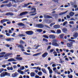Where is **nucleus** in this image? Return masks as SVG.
Instances as JSON below:
<instances>
[{"instance_id": "nucleus-1", "label": "nucleus", "mask_w": 78, "mask_h": 78, "mask_svg": "<svg viewBox=\"0 0 78 78\" xmlns=\"http://www.w3.org/2000/svg\"><path fill=\"white\" fill-rule=\"evenodd\" d=\"M57 42H58V40L57 39H54L52 43V45L53 46H55V47L59 46V44L57 43Z\"/></svg>"}, {"instance_id": "nucleus-2", "label": "nucleus", "mask_w": 78, "mask_h": 78, "mask_svg": "<svg viewBox=\"0 0 78 78\" xmlns=\"http://www.w3.org/2000/svg\"><path fill=\"white\" fill-rule=\"evenodd\" d=\"M10 74L7 72H3L0 75L1 77H4L5 76H9Z\"/></svg>"}, {"instance_id": "nucleus-3", "label": "nucleus", "mask_w": 78, "mask_h": 78, "mask_svg": "<svg viewBox=\"0 0 78 78\" xmlns=\"http://www.w3.org/2000/svg\"><path fill=\"white\" fill-rule=\"evenodd\" d=\"M25 33L27 34V35H32L34 33L33 31L32 30H29L25 32Z\"/></svg>"}, {"instance_id": "nucleus-4", "label": "nucleus", "mask_w": 78, "mask_h": 78, "mask_svg": "<svg viewBox=\"0 0 78 78\" xmlns=\"http://www.w3.org/2000/svg\"><path fill=\"white\" fill-rule=\"evenodd\" d=\"M36 27L39 28H44V26L42 24H36Z\"/></svg>"}, {"instance_id": "nucleus-5", "label": "nucleus", "mask_w": 78, "mask_h": 78, "mask_svg": "<svg viewBox=\"0 0 78 78\" xmlns=\"http://www.w3.org/2000/svg\"><path fill=\"white\" fill-rule=\"evenodd\" d=\"M18 47H20V48H21L22 51H25V50L23 49H24V47H23V45L19 44L18 45Z\"/></svg>"}, {"instance_id": "nucleus-6", "label": "nucleus", "mask_w": 78, "mask_h": 78, "mask_svg": "<svg viewBox=\"0 0 78 78\" xmlns=\"http://www.w3.org/2000/svg\"><path fill=\"white\" fill-rule=\"evenodd\" d=\"M9 20L7 19H5L2 20L0 21V22L2 24H3V23H5V22H8Z\"/></svg>"}, {"instance_id": "nucleus-7", "label": "nucleus", "mask_w": 78, "mask_h": 78, "mask_svg": "<svg viewBox=\"0 0 78 78\" xmlns=\"http://www.w3.org/2000/svg\"><path fill=\"white\" fill-rule=\"evenodd\" d=\"M30 4L32 5V4H33V3L32 2H30L24 4V5L23 6V8H26L27 6H28V5H30Z\"/></svg>"}, {"instance_id": "nucleus-8", "label": "nucleus", "mask_w": 78, "mask_h": 78, "mask_svg": "<svg viewBox=\"0 0 78 78\" xmlns=\"http://www.w3.org/2000/svg\"><path fill=\"white\" fill-rule=\"evenodd\" d=\"M28 14V12H23L22 13H21L20 14V16H22L26 15V14Z\"/></svg>"}, {"instance_id": "nucleus-9", "label": "nucleus", "mask_w": 78, "mask_h": 78, "mask_svg": "<svg viewBox=\"0 0 78 78\" xmlns=\"http://www.w3.org/2000/svg\"><path fill=\"white\" fill-rule=\"evenodd\" d=\"M73 37H74L75 39H76L78 37V33L77 32H76L73 35Z\"/></svg>"}, {"instance_id": "nucleus-10", "label": "nucleus", "mask_w": 78, "mask_h": 78, "mask_svg": "<svg viewBox=\"0 0 78 78\" xmlns=\"http://www.w3.org/2000/svg\"><path fill=\"white\" fill-rule=\"evenodd\" d=\"M44 17L45 19H51L52 18V17L49 16V15H44Z\"/></svg>"}, {"instance_id": "nucleus-11", "label": "nucleus", "mask_w": 78, "mask_h": 78, "mask_svg": "<svg viewBox=\"0 0 78 78\" xmlns=\"http://www.w3.org/2000/svg\"><path fill=\"white\" fill-rule=\"evenodd\" d=\"M47 55H48V53L45 52L42 55V57L44 58H45V57H46V56H47Z\"/></svg>"}, {"instance_id": "nucleus-12", "label": "nucleus", "mask_w": 78, "mask_h": 78, "mask_svg": "<svg viewBox=\"0 0 78 78\" xmlns=\"http://www.w3.org/2000/svg\"><path fill=\"white\" fill-rule=\"evenodd\" d=\"M17 75H18V74H17V73L16 72L15 73L12 74V77H16V76H17Z\"/></svg>"}, {"instance_id": "nucleus-13", "label": "nucleus", "mask_w": 78, "mask_h": 78, "mask_svg": "<svg viewBox=\"0 0 78 78\" xmlns=\"http://www.w3.org/2000/svg\"><path fill=\"white\" fill-rule=\"evenodd\" d=\"M49 37L50 39H55V36L54 35H50L49 36Z\"/></svg>"}, {"instance_id": "nucleus-14", "label": "nucleus", "mask_w": 78, "mask_h": 78, "mask_svg": "<svg viewBox=\"0 0 78 78\" xmlns=\"http://www.w3.org/2000/svg\"><path fill=\"white\" fill-rule=\"evenodd\" d=\"M12 53H8L5 54V57H8V56H12Z\"/></svg>"}, {"instance_id": "nucleus-15", "label": "nucleus", "mask_w": 78, "mask_h": 78, "mask_svg": "<svg viewBox=\"0 0 78 78\" xmlns=\"http://www.w3.org/2000/svg\"><path fill=\"white\" fill-rule=\"evenodd\" d=\"M54 28L56 29L59 28H60V25H55L54 26Z\"/></svg>"}, {"instance_id": "nucleus-16", "label": "nucleus", "mask_w": 78, "mask_h": 78, "mask_svg": "<svg viewBox=\"0 0 78 78\" xmlns=\"http://www.w3.org/2000/svg\"><path fill=\"white\" fill-rule=\"evenodd\" d=\"M17 72L18 73H20L21 75H23L24 73V72L23 71H21V70H19V69H18Z\"/></svg>"}, {"instance_id": "nucleus-17", "label": "nucleus", "mask_w": 78, "mask_h": 78, "mask_svg": "<svg viewBox=\"0 0 78 78\" xmlns=\"http://www.w3.org/2000/svg\"><path fill=\"white\" fill-rule=\"evenodd\" d=\"M67 46L68 47L70 48V47H72V44L69 43H67Z\"/></svg>"}, {"instance_id": "nucleus-18", "label": "nucleus", "mask_w": 78, "mask_h": 78, "mask_svg": "<svg viewBox=\"0 0 78 78\" xmlns=\"http://www.w3.org/2000/svg\"><path fill=\"white\" fill-rule=\"evenodd\" d=\"M62 31L63 32H64V33H67V29H66V28H63L62 29Z\"/></svg>"}, {"instance_id": "nucleus-19", "label": "nucleus", "mask_w": 78, "mask_h": 78, "mask_svg": "<svg viewBox=\"0 0 78 78\" xmlns=\"http://www.w3.org/2000/svg\"><path fill=\"white\" fill-rule=\"evenodd\" d=\"M8 61L10 62V61H16V60H15L13 58H11L8 60Z\"/></svg>"}, {"instance_id": "nucleus-20", "label": "nucleus", "mask_w": 78, "mask_h": 78, "mask_svg": "<svg viewBox=\"0 0 78 78\" xmlns=\"http://www.w3.org/2000/svg\"><path fill=\"white\" fill-rule=\"evenodd\" d=\"M41 70L42 72L45 74H47V71H46V70L44 68H42L41 69Z\"/></svg>"}, {"instance_id": "nucleus-21", "label": "nucleus", "mask_w": 78, "mask_h": 78, "mask_svg": "<svg viewBox=\"0 0 78 78\" xmlns=\"http://www.w3.org/2000/svg\"><path fill=\"white\" fill-rule=\"evenodd\" d=\"M30 76L31 77H34L35 76V73L34 72H31L30 73Z\"/></svg>"}, {"instance_id": "nucleus-22", "label": "nucleus", "mask_w": 78, "mask_h": 78, "mask_svg": "<svg viewBox=\"0 0 78 78\" xmlns=\"http://www.w3.org/2000/svg\"><path fill=\"white\" fill-rule=\"evenodd\" d=\"M16 59H17V60H20V61H22L23 58H22V57H17L16 58Z\"/></svg>"}, {"instance_id": "nucleus-23", "label": "nucleus", "mask_w": 78, "mask_h": 78, "mask_svg": "<svg viewBox=\"0 0 78 78\" xmlns=\"http://www.w3.org/2000/svg\"><path fill=\"white\" fill-rule=\"evenodd\" d=\"M64 34H61L60 35V37L61 39H64Z\"/></svg>"}, {"instance_id": "nucleus-24", "label": "nucleus", "mask_w": 78, "mask_h": 78, "mask_svg": "<svg viewBox=\"0 0 78 78\" xmlns=\"http://www.w3.org/2000/svg\"><path fill=\"white\" fill-rule=\"evenodd\" d=\"M56 33L57 34H60V33H61V30L59 29H58L57 30Z\"/></svg>"}, {"instance_id": "nucleus-25", "label": "nucleus", "mask_w": 78, "mask_h": 78, "mask_svg": "<svg viewBox=\"0 0 78 78\" xmlns=\"http://www.w3.org/2000/svg\"><path fill=\"white\" fill-rule=\"evenodd\" d=\"M18 36H19V37H24L25 36V35H24L23 34H20L18 35Z\"/></svg>"}, {"instance_id": "nucleus-26", "label": "nucleus", "mask_w": 78, "mask_h": 78, "mask_svg": "<svg viewBox=\"0 0 78 78\" xmlns=\"http://www.w3.org/2000/svg\"><path fill=\"white\" fill-rule=\"evenodd\" d=\"M75 14V13L73 12H71L69 13V15L71 16H73Z\"/></svg>"}, {"instance_id": "nucleus-27", "label": "nucleus", "mask_w": 78, "mask_h": 78, "mask_svg": "<svg viewBox=\"0 0 78 78\" xmlns=\"http://www.w3.org/2000/svg\"><path fill=\"white\" fill-rule=\"evenodd\" d=\"M37 31L38 32H39L40 33H41V32H42V29H39L37 30Z\"/></svg>"}, {"instance_id": "nucleus-28", "label": "nucleus", "mask_w": 78, "mask_h": 78, "mask_svg": "<svg viewBox=\"0 0 78 78\" xmlns=\"http://www.w3.org/2000/svg\"><path fill=\"white\" fill-rule=\"evenodd\" d=\"M23 25L24 24L22 23H19L18 24V25H19V26H23Z\"/></svg>"}, {"instance_id": "nucleus-29", "label": "nucleus", "mask_w": 78, "mask_h": 78, "mask_svg": "<svg viewBox=\"0 0 78 78\" xmlns=\"http://www.w3.org/2000/svg\"><path fill=\"white\" fill-rule=\"evenodd\" d=\"M25 42L24 41H23L21 40L20 41V44H23L25 43Z\"/></svg>"}, {"instance_id": "nucleus-30", "label": "nucleus", "mask_w": 78, "mask_h": 78, "mask_svg": "<svg viewBox=\"0 0 78 78\" xmlns=\"http://www.w3.org/2000/svg\"><path fill=\"white\" fill-rule=\"evenodd\" d=\"M56 53H57V52L56 51H54V52H53V54H54V56H58V54Z\"/></svg>"}, {"instance_id": "nucleus-31", "label": "nucleus", "mask_w": 78, "mask_h": 78, "mask_svg": "<svg viewBox=\"0 0 78 78\" xmlns=\"http://www.w3.org/2000/svg\"><path fill=\"white\" fill-rule=\"evenodd\" d=\"M12 5L10 4H6V6H8V7H11Z\"/></svg>"}, {"instance_id": "nucleus-32", "label": "nucleus", "mask_w": 78, "mask_h": 78, "mask_svg": "<svg viewBox=\"0 0 78 78\" xmlns=\"http://www.w3.org/2000/svg\"><path fill=\"white\" fill-rule=\"evenodd\" d=\"M40 53H39L34 54L33 55V56H37V55H40Z\"/></svg>"}, {"instance_id": "nucleus-33", "label": "nucleus", "mask_w": 78, "mask_h": 78, "mask_svg": "<svg viewBox=\"0 0 78 78\" xmlns=\"http://www.w3.org/2000/svg\"><path fill=\"white\" fill-rule=\"evenodd\" d=\"M68 41L70 42H75V40H72L70 39H69Z\"/></svg>"}, {"instance_id": "nucleus-34", "label": "nucleus", "mask_w": 78, "mask_h": 78, "mask_svg": "<svg viewBox=\"0 0 78 78\" xmlns=\"http://www.w3.org/2000/svg\"><path fill=\"white\" fill-rule=\"evenodd\" d=\"M43 37L46 39H48V37L46 35H44Z\"/></svg>"}, {"instance_id": "nucleus-35", "label": "nucleus", "mask_w": 78, "mask_h": 78, "mask_svg": "<svg viewBox=\"0 0 78 78\" xmlns=\"http://www.w3.org/2000/svg\"><path fill=\"white\" fill-rule=\"evenodd\" d=\"M52 1L54 2L55 3H58V2H59V0H52Z\"/></svg>"}, {"instance_id": "nucleus-36", "label": "nucleus", "mask_w": 78, "mask_h": 78, "mask_svg": "<svg viewBox=\"0 0 78 78\" xmlns=\"http://www.w3.org/2000/svg\"><path fill=\"white\" fill-rule=\"evenodd\" d=\"M55 23H51L50 25V26L51 27H52V26L55 25Z\"/></svg>"}, {"instance_id": "nucleus-37", "label": "nucleus", "mask_w": 78, "mask_h": 78, "mask_svg": "<svg viewBox=\"0 0 78 78\" xmlns=\"http://www.w3.org/2000/svg\"><path fill=\"white\" fill-rule=\"evenodd\" d=\"M33 10H34V12H35V11L36 10V9L35 8H31V10L33 11Z\"/></svg>"}, {"instance_id": "nucleus-38", "label": "nucleus", "mask_w": 78, "mask_h": 78, "mask_svg": "<svg viewBox=\"0 0 78 78\" xmlns=\"http://www.w3.org/2000/svg\"><path fill=\"white\" fill-rule=\"evenodd\" d=\"M68 78H73V76H72V75H68Z\"/></svg>"}, {"instance_id": "nucleus-39", "label": "nucleus", "mask_w": 78, "mask_h": 78, "mask_svg": "<svg viewBox=\"0 0 78 78\" xmlns=\"http://www.w3.org/2000/svg\"><path fill=\"white\" fill-rule=\"evenodd\" d=\"M67 23V21H65L64 23H63V26H65L66 24Z\"/></svg>"}, {"instance_id": "nucleus-40", "label": "nucleus", "mask_w": 78, "mask_h": 78, "mask_svg": "<svg viewBox=\"0 0 78 78\" xmlns=\"http://www.w3.org/2000/svg\"><path fill=\"white\" fill-rule=\"evenodd\" d=\"M38 74L39 75H42V73L41 72H39L38 73Z\"/></svg>"}, {"instance_id": "nucleus-41", "label": "nucleus", "mask_w": 78, "mask_h": 78, "mask_svg": "<svg viewBox=\"0 0 78 78\" xmlns=\"http://www.w3.org/2000/svg\"><path fill=\"white\" fill-rule=\"evenodd\" d=\"M23 54L25 55H30V54H28L26 52H24Z\"/></svg>"}, {"instance_id": "nucleus-42", "label": "nucleus", "mask_w": 78, "mask_h": 78, "mask_svg": "<svg viewBox=\"0 0 78 78\" xmlns=\"http://www.w3.org/2000/svg\"><path fill=\"white\" fill-rule=\"evenodd\" d=\"M8 0H7L6 1L3 2H2V3H8Z\"/></svg>"}, {"instance_id": "nucleus-43", "label": "nucleus", "mask_w": 78, "mask_h": 78, "mask_svg": "<svg viewBox=\"0 0 78 78\" xmlns=\"http://www.w3.org/2000/svg\"><path fill=\"white\" fill-rule=\"evenodd\" d=\"M25 69V67H24V66H21L20 67V70H24V69Z\"/></svg>"}, {"instance_id": "nucleus-44", "label": "nucleus", "mask_w": 78, "mask_h": 78, "mask_svg": "<svg viewBox=\"0 0 78 78\" xmlns=\"http://www.w3.org/2000/svg\"><path fill=\"white\" fill-rule=\"evenodd\" d=\"M43 41H45V42H48V40L45 39V38H43Z\"/></svg>"}, {"instance_id": "nucleus-45", "label": "nucleus", "mask_w": 78, "mask_h": 78, "mask_svg": "<svg viewBox=\"0 0 78 78\" xmlns=\"http://www.w3.org/2000/svg\"><path fill=\"white\" fill-rule=\"evenodd\" d=\"M60 63L61 64H62V63H63V62H64V60L62 61V59H60Z\"/></svg>"}, {"instance_id": "nucleus-46", "label": "nucleus", "mask_w": 78, "mask_h": 78, "mask_svg": "<svg viewBox=\"0 0 78 78\" xmlns=\"http://www.w3.org/2000/svg\"><path fill=\"white\" fill-rule=\"evenodd\" d=\"M9 16H14V14L12 12H11L10 13V12Z\"/></svg>"}, {"instance_id": "nucleus-47", "label": "nucleus", "mask_w": 78, "mask_h": 78, "mask_svg": "<svg viewBox=\"0 0 78 78\" xmlns=\"http://www.w3.org/2000/svg\"><path fill=\"white\" fill-rule=\"evenodd\" d=\"M69 23H70V24H74V23H73V21H72L69 22Z\"/></svg>"}, {"instance_id": "nucleus-48", "label": "nucleus", "mask_w": 78, "mask_h": 78, "mask_svg": "<svg viewBox=\"0 0 78 78\" xmlns=\"http://www.w3.org/2000/svg\"><path fill=\"white\" fill-rule=\"evenodd\" d=\"M49 73H50V74H51V73H53V72L52 71V70L50 69V70H49Z\"/></svg>"}, {"instance_id": "nucleus-49", "label": "nucleus", "mask_w": 78, "mask_h": 78, "mask_svg": "<svg viewBox=\"0 0 78 78\" xmlns=\"http://www.w3.org/2000/svg\"><path fill=\"white\" fill-rule=\"evenodd\" d=\"M4 6H6V5L5 4H3L1 6V8H3V7H4Z\"/></svg>"}, {"instance_id": "nucleus-50", "label": "nucleus", "mask_w": 78, "mask_h": 78, "mask_svg": "<svg viewBox=\"0 0 78 78\" xmlns=\"http://www.w3.org/2000/svg\"><path fill=\"white\" fill-rule=\"evenodd\" d=\"M51 32L52 33H56V32L54 30H51Z\"/></svg>"}, {"instance_id": "nucleus-51", "label": "nucleus", "mask_w": 78, "mask_h": 78, "mask_svg": "<svg viewBox=\"0 0 78 78\" xmlns=\"http://www.w3.org/2000/svg\"><path fill=\"white\" fill-rule=\"evenodd\" d=\"M52 67H56V65L55 64H52Z\"/></svg>"}, {"instance_id": "nucleus-52", "label": "nucleus", "mask_w": 78, "mask_h": 78, "mask_svg": "<svg viewBox=\"0 0 78 78\" xmlns=\"http://www.w3.org/2000/svg\"><path fill=\"white\" fill-rule=\"evenodd\" d=\"M6 41H11V38L7 39H6Z\"/></svg>"}, {"instance_id": "nucleus-53", "label": "nucleus", "mask_w": 78, "mask_h": 78, "mask_svg": "<svg viewBox=\"0 0 78 78\" xmlns=\"http://www.w3.org/2000/svg\"><path fill=\"white\" fill-rule=\"evenodd\" d=\"M5 47H10V46L8 44H5Z\"/></svg>"}, {"instance_id": "nucleus-54", "label": "nucleus", "mask_w": 78, "mask_h": 78, "mask_svg": "<svg viewBox=\"0 0 78 78\" xmlns=\"http://www.w3.org/2000/svg\"><path fill=\"white\" fill-rule=\"evenodd\" d=\"M6 35V36H10V34H9V33H6L5 34Z\"/></svg>"}, {"instance_id": "nucleus-55", "label": "nucleus", "mask_w": 78, "mask_h": 78, "mask_svg": "<svg viewBox=\"0 0 78 78\" xmlns=\"http://www.w3.org/2000/svg\"><path fill=\"white\" fill-rule=\"evenodd\" d=\"M9 12L6 13L5 14V16H9Z\"/></svg>"}, {"instance_id": "nucleus-56", "label": "nucleus", "mask_w": 78, "mask_h": 78, "mask_svg": "<svg viewBox=\"0 0 78 78\" xmlns=\"http://www.w3.org/2000/svg\"><path fill=\"white\" fill-rule=\"evenodd\" d=\"M4 70L3 69H0V73H2Z\"/></svg>"}, {"instance_id": "nucleus-57", "label": "nucleus", "mask_w": 78, "mask_h": 78, "mask_svg": "<svg viewBox=\"0 0 78 78\" xmlns=\"http://www.w3.org/2000/svg\"><path fill=\"white\" fill-rule=\"evenodd\" d=\"M53 51H55V50H54V49H52L50 50V52L51 53H52V52H53Z\"/></svg>"}, {"instance_id": "nucleus-58", "label": "nucleus", "mask_w": 78, "mask_h": 78, "mask_svg": "<svg viewBox=\"0 0 78 78\" xmlns=\"http://www.w3.org/2000/svg\"><path fill=\"white\" fill-rule=\"evenodd\" d=\"M15 35H16V33H13V34H12L11 36H13V37H14V36H15Z\"/></svg>"}, {"instance_id": "nucleus-59", "label": "nucleus", "mask_w": 78, "mask_h": 78, "mask_svg": "<svg viewBox=\"0 0 78 78\" xmlns=\"http://www.w3.org/2000/svg\"><path fill=\"white\" fill-rule=\"evenodd\" d=\"M69 51H70V52L72 53H73V52H74V51H73V50H70Z\"/></svg>"}, {"instance_id": "nucleus-60", "label": "nucleus", "mask_w": 78, "mask_h": 78, "mask_svg": "<svg viewBox=\"0 0 78 78\" xmlns=\"http://www.w3.org/2000/svg\"><path fill=\"white\" fill-rule=\"evenodd\" d=\"M44 27H46V28H50V27L46 25H44Z\"/></svg>"}, {"instance_id": "nucleus-61", "label": "nucleus", "mask_w": 78, "mask_h": 78, "mask_svg": "<svg viewBox=\"0 0 78 78\" xmlns=\"http://www.w3.org/2000/svg\"><path fill=\"white\" fill-rule=\"evenodd\" d=\"M5 53H6L5 52H1V55H5Z\"/></svg>"}, {"instance_id": "nucleus-62", "label": "nucleus", "mask_w": 78, "mask_h": 78, "mask_svg": "<svg viewBox=\"0 0 78 78\" xmlns=\"http://www.w3.org/2000/svg\"><path fill=\"white\" fill-rule=\"evenodd\" d=\"M69 58L70 59V60H71V61H72V60H73V59H72V57H69Z\"/></svg>"}, {"instance_id": "nucleus-63", "label": "nucleus", "mask_w": 78, "mask_h": 78, "mask_svg": "<svg viewBox=\"0 0 78 78\" xmlns=\"http://www.w3.org/2000/svg\"><path fill=\"white\" fill-rule=\"evenodd\" d=\"M35 78H39V76L38 75H36L35 76Z\"/></svg>"}, {"instance_id": "nucleus-64", "label": "nucleus", "mask_w": 78, "mask_h": 78, "mask_svg": "<svg viewBox=\"0 0 78 78\" xmlns=\"http://www.w3.org/2000/svg\"><path fill=\"white\" fill-rule=\"evenodd\" d=\"M56 70V68L54 67L53 68V71H55V70Z\"/></svg>"}]
</instances>
